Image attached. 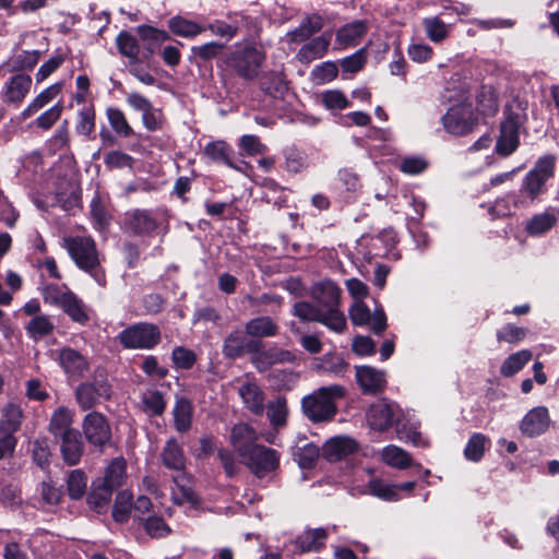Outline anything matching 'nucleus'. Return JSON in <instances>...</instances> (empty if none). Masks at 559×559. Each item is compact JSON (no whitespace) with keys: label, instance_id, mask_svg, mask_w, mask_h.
Here are the masks:
<instances>
[{"label":"nucleus","instance_id":"f257e3e1","mask_svg":"<svg viewBox=\"0 0 559 559\" xmlns=\"http://www.w3.org/2000/svg\"><path fill=\"white\" fill-rule=\"evenodd\" d=\"M345 394L346 389L340 384L321 386L302 399V411L313 423L329 421L336 415V403Z\"/></svg>","mask_w":559,"mask_h":559},{"label":"nucleus","instance_id":"f03ea898","mask_svg":"<svg viewBox=\"0 0 559 559\" xmlns=\"http://www.w3.org/2000/svg\"><path fill=\"white\" fill-rule=\"evenodd\" d=\"M63 247L79 269L88 273L100 286L106 284L105 272L100 267L99 253L92 237H66Z\"/></svg>","mask_w":559,"mask_h":559},{"label":"nucleus","instance_id":"7ed1b4c3","mask_svg":"<svg viewBox=\"0 0 559 559\" xmlns=\"http://www.w3.org/2000/svg\"><path fill=\"white\" fill-rule=\"evenodd\" d=\"M265 56L252 44H237L227 55L225 62L235 73L247 81L258 78Z\"/></svg>","mask_w":559,"mask_h":559},{"label":"nucleus","instance_id":"20e7f679","mask_svg":"<svg viewBox=\"0 0 559 559\" xmlns=\"http://www.w3.org/2000/svg\"><path fill=\"white\" fill-rule=\"evenodd\" d=\"M556 167V157L554 155H544L539 157L534 167L523 178L520 194L532 201L537 199L546 191L547 181L554 177Z\"/></svg>","mask_w":559,"mask_h":559},{"label":"nucleus","instance_id":"39448f33","mask_svg":"<svg viewBox=\"0 0 559 559\" xmlns=\"http://www.w3.org/2000/svg\"><path fill=\"white\" fill-rule=\"evenodd\" d=\"M160 338L159 328L147 322L132 324L118 334L120 344L128 349H152Z\"/></svg>","mask_w":559,"mask_h":559},{"label":"nucleus","instance_id":"423d86ee","mask_svg":"<svg viewBox=\"0 0 559 559\" xmlns=\"http://www.w3.org/2000/svg\"><path fill=\"white\" fill-rule=\"evenodd\" d=\"M111 396V385L106 377L95 376L92 381L81 383L75 389V400L81 409L87 411L102 401H107Z\"/></svg>","mask_w":559,"mask_h":559},{"label":"nucleus","instance_id":"0eeeda50","mask_svg":"<svg viewBox=\"0 0 559 559\" xmlns=\"http://www.w3.org/2000/svg\"><path fill=\"white\" fill-rule=\"evenodd\" d=\"M403 413L395 402L382 399L372 403L366 418L369 427L377 431H386L400 421Z\"/></svg>","mask_w":559,"mask_h":559},{"label":"nucleus","instance_id":"6e6552de","mask_svg":"<svg viewBox=\"0 0 559 559\" xmlns=\"http://www.w3.org/2000/svg\"><path fill=\"white\" fill-rule=\"evenodd\" d=\"M311 297L319 306L330 316L331 311L337 313L342 322L340 329L342 331L346 328L345 314L340 310L341 289L332 281L325 280L314 284L311 288Z\"/></svg>","mask_w":559,"mask_h":559},{"label":"nucleus","instance_id":"1a4fd4ad","mask_svg":"<svg viewBox=\"0 0 559 559\" xmlns=\"http://www.w3.org/2000/svg\"><path fill=\"white\" fill-rule=\"evenodd\" d=\"M476 122L477 117L473 107L467 104L451 107L442 117L445 131L454 135L468 133L473 130Z\"/></svg>","mask_w":559,"mask_h":559},{"label":"nucleus","instance_id":"9d476101","mask_svg":"<svg viewBox=\"0 0 559 559\" xmlns=\"http://www.w3.org/2000/svg\"><path fill=\"white\" fill-rule=\"evenodd\" d=\"M158 227L159 223L154 216L153 211L133 209L124 213L122 229L129 235L139 237L151 236Z\"/></svg>","mask_w":559,"mask_h":559},{"label":"nucleus","instance_id":"9b49d317","mask_svg":"<svg viewBox=\"0 0 559 559\" xmlns=\"http://www.w3.org/2000/svg\"><path fill=\"white\" fill-rule=\"evenodd\" d=\"M242 460L257 477L262 478L278 467L280 455L276 450L258 444Z\"/></svg>","mask_w":559,"mask_h":559},{"label":"nucleus","instance_id":"f8f14e48","mask_svg":"<svg viewBox=\"0 0 559 559\" xmlns=\"http://www.w3.org/2000/svg\"><path fill=\"white\" fill-rule=\"evenodd\" d=\"M293 314L304 322H319L333 332L342 333L340 324L342 322L337 313L331 311L330 316L319 305L308 301H298L293 307Z\"/></svg>","mask_w":559,"mask_h":559},{"label":"nucleus","instance_id":"ddd939ff","mask_svg":"<svg viewBox=\"0 0 559 559\" xmlns=\"http://www.w3.org/2000/svg\"><path fill=\"white\" fill-rule=\"evenodd\" d=\"M83 432L88 443L99 449H103L111 438L110 426L106 417L98 412H91L84 417Z\"/></svg>","mask_w":559,"mask_h":559},{"label":"nucleus","instance_id":"4468645a","mask_svg":"<svg viewBox=\"0 0 559 559\" xmlns=\"http://www.w3.org/2000/svg\"><path fill=\"white\" fill-rule=\"evenodd\" d=\"M348 313L354 325H368L376 334H381L386 329V317L382 309H376L371 313L364 302L357 300L353 304Z\"/></svg>","mask_w":559,"mask_h":559},{"label":"nucleus","instance_id":"2eb2a0df","mask_svg":"<svg viewBox=\"0 0 559 559\" xmlns=\"http://www.w3.org/2000/svg\"><path fill=\"white\" fill-rule=\"evenodd\" d=\"M355 376L361 392L367 395L382 393L386 386V374L371 366H357Z\"/></svg>","mask_w":559,"mask_h":559},{"label":"nucleus","instance_id":"dca6fc26","mask_svg":"<svg viewBox=\"0 0 559 559\" xmlns=\"http://www.w3.org/2000/svg\"><path fill=\"white\" fill-rule=\"evenodd\" d=\"M550 425L548 409L545 406L532 408L522 419L520 424L521 432L530 438L543 435Z\"/></svg>","mask_w":559,"mask_h":559},{"label":"nucleus","instance_id":"f3484780","mask_svg":"<svg viewBox=\"0 0 559 559\" xmlns=\"http://www.w3.org/2000/svg\"><path fill=\"white\" fill-rule=\"evenodd\" d=\"M257 441L258 433L250 425L240 423L231 428L230 443L241 459L258 445Z\"/></svg>","mask_w":559,"mask_h":559},{"label":"nucleus","instance_id":"a211bd4d","mask_svg":"<svg viewBox=\"0 0 559 559\" xmlns=\"http://www.w3.org/2000/svg\"><path fill=\"white\" fill-rule=\"evenodd\" d=\"M238 394L249 412L257 416H261L264 413V392L255 381H243L238 388Z\"/></svg>","mask_w":559,"mask_h":559},{"label":"nucleus","instance_id":"6ab92c4d","mask_svg":"<svg viewBox=\"0 0 559 559\" xmlns=\"http://www.w3.org/2000/svg\"><path fill=\"white\" fill-rule=\"evenodd\" d=\"M331 33H323L304 44L296 55V59L302 64H309L313 60L325 56L331 44Z\"/></svg>","mask_w":559,"mask_h":559},{"label":"nucleus","instance_id":"aec40b11","mask_svg":"<svg viewBox=\"0 0 559 559\" xmlns=\"http://www.w3.org/2000/svg\"><path fill=\"white\" fill-rule=\"evenodd\" d=\"M323 26L324 22L321 15L308 14L298 27L286 33V40L294 44L309 41L312 39V35L319 33Z\"/></svg>","mask_w":559,"mask_h":559},{"label":"nucleus","instance_id":"412c9836","mask_svg":"<svg viewBox=\"0 0 559 559\" xmlns=\"http://www.w3.org/2000/svg\"><path fill=\"white\" fill-rule=\"evenodd\" d=\"M260 90L272 98H283L288 84L282 70H269L259 76Z\"/></svg>","mask_w":559,"mask_h":559},{"label":"nucleus","instance_id":"4be33fe9","mask_svg":"<svg viewBox=\"0 0 559 559\" xmlns=\"http://www.w3.org/2000/svg\"><path fill=\"white\" fill-rule=\"evenodd\" d=\"M357 450V442L346 436H337L328 440L322 449L323 456L330 462H336L354 453Z\"/></svg>","mask_w":559,"mask_h":559},{"label":"nucleus","instance_id":"5701e85b","mask_svg":"<svg viewBox=\"0 0 559 559\" xmlns=\"http://www.w3.org/2000/svg\"><path fill=\"white\" fill-rule=\"evenodd\" d=\"M31 86L32 79L29 75L24 73L15 74L4 84L3 98L11 104H20L29 93Z\"/></svg>","mask_w":559,"mask_h":559},{"label":"nucleus","instance_id":"b1692460","mask_svg":"<svg viewBox=\"0 0 559 559\" xmlns=\"http://www.w3.org/2000/svg\"><path fill=\"white\" fill-rule=\"evenodd\" d=\"M160 460L163 465L175 472H183L186 469V456L182 445L175 439L169 438L162 452Z\"/></svg>","mask_w":559,"mask_h":559},{"label":"nucleus","instance_id":"393cba45","mask_svg":"<svg viewBox=\"0 0 559 559\" xmlns=\"http://www.w3.org/2000/svg\"><path fill=\"white\" fill-rule=\"evenodd\" d=\"M135 31L141 40L144 43L145 50L150 56L154 55L164 43L171 38L167 31L159 29L146 24L139 25Z\"/></svg>","mask_w":559,"mask_h":559},{"label":"nucleus","instance_id":"a878e982","mask_svg":"<svg viewBox=\"0 0 559 559\" xmlns=\"http://www.w3.org/2000/svg\"><path fill=\"white\" fill-rule=\"evenodd\" d=\"M59 364L66 373L81 377L88 368L87 359L73 348H63L59 353Z\"/></svg>","mask_w":559,"mask_h":559},{"label":"nucleus","instance_id":"bb28decb","mask_svg":"<svg viewBox=\"0 0 559 559\" xmlns=\"http://www.w3.org/2000/svg\"><path fill=\"white\" fill-rule=\"evenodd\" d=\"M203 154L214 163L224 164L229 168L240 170V168L233 162L234 150L225 141L217 140L207 143L204 146Z\"/></svg>","mask_w":559,"mask_h":559},{"label":"nucleus","instance_id":"cd10ccee","mask_svg":"<svg viewBox=\"0 0 559 559\" xmlns=\"http://www.w3.org/2000/svg\"><path fill=\"white\" fill-rule=\"evenodd\" d=\"M61 438L60 450L62 457L68 465H75L83 454V442L80 432H68Z\"/></svg>","mask_w":559,"mask_h":559},{"label":"nucleus","instance_id":"c85d7f7f","mask_svg":"<svg viewBox=\"0 0 559 559\" xmlns=\"http://www.w3.org/2000/svg\"><path fill=\"white\" fill-rule=\"evenodd\" d=\"M167 26L174 35L183 38H194L205 32L204 26L181 15L170 17Z\"/></svg>","mask_w":559,"mask_h":559},{"label":"nucleus","instance_id":"c756f323","mask_svg":"<svg viewBox=\"0 0 559 559\" xmlns=\"http://www.w3.org/2000/svg\"><path fill=\"white\" fill-rule=\"evenodd\" d=\"M226 49V44L219 40H211L198 46L191 47V59L197 63L211 62L219 58Z\"/></svg>","mask_w":559,"mask_h":559},{"label":"nucleus","instance_id":"7c9ffc66","mask_svg":"<svg viewBox=\"0 0 559 559\" xmlns=\"http://www.w3.org/2000/svg\"><path fill=\"white\" fill-rule=\"evenodd\" d=\"M367 33V26L362 21H354L342 26L336 33V41L343 47L356 46Z\"/></svg>","mask_w":559,"mask_h":559},{"label":"nucleus","instance_id":"2f4dec72","mask_svg":"<svg viewBox=\"0 0 559 559\" xmlns=\"http://www.w3.org/2000/svg\"><path fill=\"white\" fill-rule=\"evenodd\" d=\"M245 331L247 335L253 337H271L278 333V325L272 318L262 316L249 320Z\"/></svg>","mask_w":559,"mask_h":559},{"label":"nucleus","instance_id":"473e14b6","mask_svg":"<svg viewBox=\"0 0 559 559\" xmlns=\"http://www.w3.org/2000/svg\"><path fill=\"white\" fill-rule=\"evenodd\" d=\"M527 103L520 99H513L508 104L504 109V119L501 122L502 126L513 127L519 130L527 121Z\"/></svg>","mask_w":559,"mask_h":559},{"label":"nucleus","instance_id":"72a5a7b5","mask_svg":"<svg viewBox=\"0 0 559 559\" xmlns=\"http://www.w3.org/2000/svg\"><path fill=\"white\" fill-rule=\"evenodd\" d=\"M326 537V531L322 527L307 530L297 537L296 546L302 552L318 551L324 546Z\"/></svg>","mask_w":559,"mask_h":559},{"label":"nucleus","instance_id":"f704fd0d","mask_svg":"<svg viewBox=\"0 0 559 559\" xmlns=\"http://www.w3.org/2000/svg\"><path fill=\"white\" fill-rule=\"evenodd\" d=\"M60 308L76 323L85 324L88 321L85 305L72 292L66 293V298L62 299Z\"/></svg>","mask_w":559,"mask_h":559},{"label":"nucleus","instance_id":"c9c22d12","mask_svg":"<svg viewBox=\"0 0 559 559\" xmlns=\"http://www.w3.org/2000/svg\"><path fill=\"white\" fill-rule=\"evenodd\" d=\"M520 131L513 127L500 126V135L496 143V152L501 156L511 155L520 144Z\"/></svg>","mask_w":559,"mask_h":559},{"label":"nucleus","instance_id":"e433bc0d","mask_svg":"<svg viewBox=\"0 0 559 559\" xmlns=\"http://www.w3.org/2000/svg\"><path fill=\"white\" fill-rule=\"evenodd\" d=\"M193 406L191 402L181 397L178 399L173 409L175 428L179 432H186L191 427Z\"/></svg>","mask_w":559,"mask_h":559},{"label":"nucleus","instance_id":"4c0bfd02","mask_svg":"<svg viewBox=\"0 0 559 559\" xmlns=\"http://www.w3.org/2000/svg\"><path fill=\"white\" fill-rule=\"evenodd\" d=\"M72 424V412L64 407H58L50 419L49 430L55 437H63L68 432H74V429H71L70 426Z\"/></svg>","mask_w":559,"mask_h":559},{"label":"nucleus","instance_id":"58836bf2","mask_svg":"<svg viewBox=\"0 0 559 559\" xmlns=\"http://www.w3.org/2000/svg\"><path fill=\"white\" fill-rule=\"evenodd\" d=\"M22 418L23 412L21 407L14 403H9L2 409L0 430L14 435L21 428Z\"/></svg>","mask_w":559,"mask_h":559},{"label":"nucleus","instance_id":"ea45409f","mask_svg":"<svg viewBox=\"0 0 559 559\" xmlns=\"http://www.w3.org/2000/svg\"><path fill=\"white\" fill-rule=\"evenodd\" d=\"M288 407L285 397H276L269 402L266 416L273 429L277 430L286 425Z\"/></svg>","mask_w":559,"mask_h":559},{"label":"nucleus","instance_id":"a19ab883","mask_svg":"<svg viewBox=\"0 0 559 559\" xmlns=\"http://www.w3.org/2000/svg\"><path fill=\"white\" fill-rule=\"evenodd\" d=\"M558 216L552 211L533 216L526 225V231L531 236H539L550 230L557 223Z\"/></svg>","mask_w":559,"mask_h":559},{"label":"nucleus","instance_id":"79ce46f5","mask_svg":"<svg viewBox=\"0 0 559 559\" xmlns=\"http://www.w3.org/2000/svg\"><path fill=\"white\" fill-rule=\"evenodd\" d=\"M142 409L148 416H160L165 412L164 394L157 390H147L141 395Z\"/></svg>","mask_w":559,"mask_h":559},{"label":"nucleus","instance_id":"37998d69","mask_svg":"<svg viewBox=\"0 0 559 559\" xmlns=\"http://www.w3.org/2000/svg\"><path fill=\"white\" fill-rule=\"evenodd\" d=\"M532 359V352L522 349L504 359L500 367L503 377H512L518 373Z\"/></svg>","mask_w":559,"mask_h":559},{"label":"nucleus","instance_id":"c03bdc74","mask_svg":"<svg viewBox=\"0 0 559 559\" xmlns=\"http://www.w3.org/2000/svg\"><path fill=\"white\" fill-rule=\"evenodd\" d=\"M477 107L485 116H493L499 108L498 96L490 85H483L477 94Z\"/></svg>","mask_w":559,"mask_h":559},{"label":"nucleus","instance_id":"a18cd8bd","mask_svg":"<svg viewBox=\"0 0 559 559\" xmlns=\"http://www.w3.org/2000/svg\"><path fill=\"white\" fill-rule=\"evenodd\" d=\"M55 324L46 314L35 316L25 326L28 336L35 341L52 333Z\"/></svg>","mask_w":559,"mask_h":559},{"label":"nucleus","instance_id":"49530a36","mask_svg":"<svg viewBox=\"0 0 559 559\" xmlns=\"http://www.w3.org/2000/svg\"><path fill=\"white\" fill-rule=\"evenodd\" d=\"M245 334L235 330L230 332L223 343V355L228 359H236L243 355Z\"/></svg>","mask_w":559,"mask_h":559},{"label":"nucleus","instance_id":"de8ad7c7","mask_svg":"<svg viewBox=\"0 0 559 559\" xmlns=\"http://www.w3.org/2000/svg\"><path fill=\"white\" fill-rule=\"evenodd\" d=\"M126 476V462L123 459H115L106 468L104 486L114 490L122 485Z\"/></svg>","mask_w":559,"mask_h":559},{"label":"nucleus","instance_id":"09e8293b","mask_svg":"<svg viewBox=\"0 0 559 559\" xmlns=\"http://www.w3.org/2000/svg\"><path fill=\"white\" fill-rule=\"evenodd\" d=\"M488 441L489 440L485 435L480 432L473 433L464 449L465 459L472 462H479L485 454Z\"/></svg>","mask_w":559,"mask_h":559},{"label":"nucleus","instance_id":"8fccbe9b","mask_svg":"<svg viewBox=\"0 0 559 559\" xmlns=\"http://www.w3.org/2000/svg\"><path fill=\"white\" fill-rule=\"evenodd\" d=\"M132 508V493L127 490L119 491L116 496L112 509L114 520L119 523L127 522L130 516Z\"/></svg>","mask_w":559,"mask_h":559},{"label":"nucleus","instance_id":"3c124183","mask_svg":"<svg viewBox=\"0 0 559 559\" xmlns=\"http://www.w3.org/2000/svg\"><path fill=\"white\" fill-rule=\"evenodd\" d=\"M382 460L390 466L404 469L412 463L409 454L396 445H388L382 451Z\"/></svg>","mask_w":559,"mask_h":559},{"label":"nucleus","instance_id":"603ef678","mask_svg":"<svg viewBox=\"0 0 559 559\" xmlns=\"http://www.w3.org/2000/svg\"><path fill=\"white\" fill-rule=\"evenodd\" d=\"M116 44L122 56L131 59L132 61L138 60L140 45L135 36L127 31H122L118 34Z\"/></svg>","mask_w":559,"mask_h":559},{"label":"nucleus","instance_id":"864d4df0","mask_svg":"<svg viewBox=\"0 0 559 559\" xmlns=\"http://www.w3.org/2000/svg\"><path fill=\"white\" fill-rule=\"evenodd\" d=\"M318 370L334 376H344L348 370V364L336 354H325L320 358Z\"/></svg>","mask_w":559,"mask_h":559},{"label":"nucleus","instance_id":"5fc2aeb1","mask_svg":"<svg viewBox=\"0 0 559 559\" xmlns=\"http://www.w3.org/2000/svg\"><path fill=\"white\" fill-rule=\"evenodd\" d=\"M106 116L111 129L120 136L129 138L133 134V129L127 121L124 114L114 107H109L106 110Z\"/></svg>","mask_w":559,"mask_h":559},{"label":"nucleus","instance_id":"6e6d98bb","mask_svg":"<svg viewBox=\"0 0 559 559\" xmlns=\"http://www.w3.org/2000/svg\"><path fill=\"white\" fill-rule=\"evenodd\" d=\"M204 27L205 31H210L212 35L223 38L226 41L231 40L239 33V25L237 20L233 21L231 23H227L223 20H214Z\"/></svg>","mask_w":559,"mask_h":559},{"label":"nucleus","instance_id":"4d7b16f0","mask_svg":"<svg viewBox=\"0 0 559 559\" xmlns=\"http://www.w3.org/2000/svg\"><path fill=\"white\" fill-rule=\"evenodd\" d=\"M367 490L373 497L385 501H397L400 493L396 492V488L392 484H388L381 479H372L367 484Z\"/></svg>","mask_w":559,"mask_h":559},{"label":"nucleus","instance_id":"13d9d810","mask_svg":"<svg viewBox=\"0 0 559 559\" xmlns=\"http://www.w3.org/2000/svg\"><path fill=\"white\" fill-rule=\"evenodd\" d=\"M143 527L145 533L152 538H164L171 534L170 526L163 518L151 515L144 520Z\"/></svg>","mask_w":559,"mask_h":559},{"label":"nucleus","instance_id":"bf43d9fd","mask_svg":"<svg viewBox=\"0 0 559 559\" xmlns=\"http://www.w3.org/2000/svg\"><path fill=\"white\" fill-rule=\"evenodd\" d=\"M87 478L81 469L70 472L67 480L68 495L71 499H80L86 491Z\"/></svg>","mask_w":559,"mask_h":559},{"label":"nucleus","instance_id":"052dcab7","mask_svg":"<svg viewBox=\"0 0 559 559\" xmlns=\"http://www.w3.org/2000/svg\"><path fill=\"white\" fill-rule=\"evenodd\" d=\"M337 73L338 69L335 62L324 61L312 69L310 76L316 84H325L333 81Z\"/></svg>","mask_w":559,"mask_h":559},{"label":"nucleus","instance_id":"680f3d73","mask_svg":"<svg viewBox=\"0 0 559 559\" xmlns=\"http://www.w3.org/2000/svg\"><path fill=\"white\" fill-rule=\"evenodd\" d=\"M171 360L177 369L189 370L197 362V354L187 347L176 346L171 352Z\"/></svg>","mask_w":559,"mask_h":559},{"label":"nucleus","instance_id":"e2e57ef3","mask_svg":"<svg viewBox=\"0 0 559 559\" xmlns=\"http://www.w3.org/2000/svg\"><path fill=\"white\" fill-rule=\"evenodd\" d=\"M285 157V169L289 173H299L307 166V156L304 152L294 146L287 147L283 152Z\"/></svg>","mask_w":559,"mask_h":559},{"label":"nucleus","instance_id":"0e129e2a","mask_svg":"<svg viewBox=\"0 0 559 559\" xmlns=\"http://www.w3.org/2000/svg\"><path fill=\"white\" fill-rule=\"evenodd\" d=\"M319 448L312 443H306L302 447H297L294 455L298 464L302 468H310L319 457Z\"/></svg>","mask_w":559,"mask_h":559},{"label":"nucleus","instance_id":"69168bd1","mask_svg":"<svg viewBox=\"0 0 559 559\" xmlns=\"http://www.w3.org/2000/svg\"><path fill=\"white\" fill-rule=\"evenodd\" d=\"M424 26L428 38L435 43H439L448 36L447 25L437 16L425 19Z\"/></svg>","mask_w":559,"mask_h":559},{"label":"nucleus","instance_id":"338daca9","mask_svg":"<svg viewBox=\"0 0 559 559\" xmlns=\"http://www.w3.org/2000/svg\"><path fill=\"white\" fill-rule=\"evenodd\" d=\"M95 129V110L93 107H84L79 111V120L75 130L79 134L88 136Z\"/></svg>","mask_w":559,"mask_h":559},{"label":"nucleus","instance_id":"774afa93","mask_svg":"<svg viewBox=\"0 0 559 559\" xmlns=\"http://www.w3.org/2000/svg\"><path fill=\"white\" fill-rule=\"evenodd\" d=\"M322 103L328 109H345L350 103L345 94L338 90L326 91L322 94Z\"/></svg>","mask_w":559,"mask_h":559}]
</instances>
